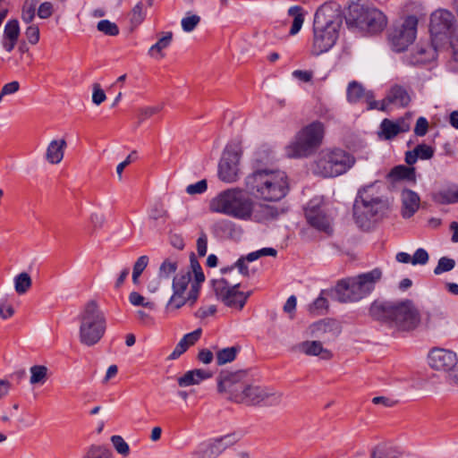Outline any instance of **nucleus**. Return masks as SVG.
I'll return each mask as SVG.
<instances>
[{"instance_id":"obj_1","label":"nucleus","mask_w":458,"mask_h":458,"mask_svg":"<svg viewBox=\"0 0 458 458\" xmlns=\"http://www.w3.org/2000/svg\"><path fill=\"white\" fill-rule=\"evenodd\" d=\"M342 24L339 4L335 2L322 4L315 13L311 55L318 56L329 51L338 39Z\"/></svg>"},{"instance_id":"obj_2","label":"nucleus","mask_w":458,"mask_h":458,"mask_svg":"<svg viewBox=\"0 0 458 458\" xmlns=\"http://www.w3.org/2000/svg\"><path fill=\"white\" fill-rule=\"evenodd\" d=\"M389 209V200L382 194L379 186L372 183L359 190L353 203V218L360 228L369 230Z\"/></svg>"},{"instance_id":"obj_3","label":"nucleus","mask_w":458,"mask_h":458,"mask_svg":"<svg viewBox=\"0 0 458 458\" xmlns=\"http://www.w3.org/2000/svg\"><path fill=\"white\" fill-rule=\"evenodd\" d=\"M250 194L264 201H278L288 192L289 183L286 174L278 169H255L244 180Z\"/></svg>"},{"instance_id":"obj_4","label":"nucleus","mask_w":458,"mask_h":458,"mask_svg":"<svg viewBox=\"0 0 458 458\" xmlns=\"http://www.w3.org/2000/svg\"><path fill=\"white\" fill-rule=\"evenodd\" d=\"M254 201L243 190L232 188L221 191L209 202V209L240 220L251 218Z\"/></svg>"},{"instance_id":"obj_5","label":"nucleus","mask_w":458,"mask_h":458,"mask_svg":"<svg viewBox=\"0 0 458 458\" xmlns=\"http://www.w3.org/2000/svg\"><path fill=\"white\" fill-rule=\"evenodd\" d=\"M355 164V157L340 148L322 149L311 165L312 173L322 178H334L345 174Z\"/></svg>"},{"instance_id":"obj_6","label":"nucleus","mask_w":458,"mask_h":458,"mask_svg":"<svg viewBox=\"0 0 458 458\" xmlns=\"http://www.w3.org/2000/svg\"><path fill=\"white\" fill-rule=\"evenodd\" d=\"M325 133V124L320 121L303 126L285 147V155L290 158H304L313 155L322 145Z\"/></svg>"},{"instance_id":"obj_7","label":"nucleus","mask_w":458,"mask_h":458,"mask_svg":"<svg viewBox=\"0 0 458 458\" xmlns=\"http://www.w3.org/2000/svg\"><path fill=\"white\" fill-rule=\"evenodd\" d=\"M79 339L86 346L97 344L104 336L106 329V318L98 302L88 301L80 316Z\"/></svg>"},{"instance_id":"obj_8","label":"nucleus","mask_w":458,"mask_h":458,"mask_svg":"<svg viewBox=\"0 0 458 458\" xmlns=\"http://www.w3.org/2000/svg\"><path fill=\"white\" fill-rule=\"evenodd\" d=\"M382 273L376 268L355 278L343 280L335 289L336 299L341 302L358 301L369 294Z\"/></svg>"},{"instance_id":"obj_9","label":"nucleus","mask_w":458,"mask_h":458,"mask_svg":"<svg viewBox=\"0 0 458 458\" xmlns=\"http://www.w3.org/2000/svg\"><path fill=\"white\" fill-rule=\"evenodd\" d=\"M362 98H366L368 109H378L382 111L387 110L389 105L394 104L401 98V87L398 85L394 86L386 97L381 101L374 100V96L371 92H365L362 85L355 81L349 83L347 87V99L351 103H356Z\"/></svg>"},{"instance_id":"obj_10","label":"nucleus","mask_w":458,"mask_h":458,"mask_svg":"<svg viewBox=\"0 0 458 458\" xmlns=\"http://www.w3.org/2000/svg\"><path fill=\"white\" fill-rule=\"evenodd\" d=\"M243 150L240 142H232L226 146L218 164V177L223 182L231 183L239 179L240 162Z\"/></svg>"},{"instance_id":"obj_11","label":"nucleus","mask_w":458,"mask_h":458,"mask_svg":"<svg viewBox=\"0 0 458 458\" xmlns=\"http://www.w3.org/2000/svg\"><path fill=\"white\" fill-rule=\"evenodd\" d=\"M281 397L282 394L271 387L250 384L244 386L241 393L235 394V402L248 405H256L261 403L276 404L281 401Z\"/></svg>"},{"instance_id":"obj_12","label":"nucleus","mask_w":458,"mask_h":458,"mask_svg":"<svg viewBox=\"0 0 458 458\" xmlns=\"http://www.w3.org/2000/svg\"><path fill=\"white\" fill-rule=\"evenodd\" d=\"M240 284H232L225 278L212 280V287L218 300L226 306L242 310L245 305L250 293H243L238 290Z\"/></svg>"},{"instance_id":"obj_13","label":"nucleus","mask_w":458,"mask_h":458,"mask_svg":"<svg viewBox=\"0 0 458 458\" xmlns=\"http://www.w3.org/2000/svg\"><path fill=\"white\" fill-rule=\"evenodd\" d=\"M456 20L454 14L444 9L435 11L430 15L429 31L432 38L437 41L447 37L455 28Z\"/></svg>"},{"instance_id":"obj_14","label":"nucleus","mask_w":458,"mask_h":458,"mask_svg":"<svg viewBox=\"0 0 458 458\" xmlns=\"http://www.w3.org/2000/svg\"><path fill=\"white\" fill-rule=\"evenodd\" d=\"M428 366L437 371L448 372L457 364L458 359L455 352L451 350L434 347L429 350L428 356Z\"/></svg>"},{"instance_id":"obj_15","label":"nucleus","mask_w":458,"mask_h":458,"mask_svg":"<svg viewBox=\"0 0 458 458\" xmlns=\"http://www.w3.org/2000/svg\"><path fill=\"white\" fill-rule=\"evenodd\" d=\"M245 370L222 371L218 376L217 388L219 392H228L230 398L235 402V394L243 388L242 381L246 377Z\"/></svg>"},{"instance_id":"obj_16","label":"nucleus","mask_w":458,"mask_h":458,"mask_svg":"<svg viewBox=\"0 0 458 458\" xmlns=\"http://www.w3.org/2000/svg\"><path fill=\"white\" fill-rule=\"evenodd\" d=\"M305 217L309 225L316 230L327 234L332 233V218L327 214L322 207L312 205L310 202L305 209Z\"/></svg>"},{"instance_id":"obj_17","label":"nucleus","mask_w":458,"mask_h":458,"mask_svg":"<svg viewBox=\"0 0 458 458\" xmlns=\"http://www.w3.org/2000/svg\"><path fill=\"white\" fill-rule=\"evenodd\" d=\"M233 437L230 435L212 439L208 444L196 449L192 455L194 458H217L226 448L233 444Z\"/></svg>"},{"instance_id":"obj_18","label":"nucleus","mask_w":458,"mask_h":458,"mask_svg":"<svg viewBox=\"0 0 458 458\" xmlns=\"http://www.w3.org/2000/svg\"><path fill=\"white\" fill-rule=\"evenodd\" d=\"M310 335L320 341H331L341 333L339 323L334 319L326 318L317 321L309 327Z\"/></svg>"},{"instance_id":"obj_19","label":"nucleus","mask_w":458,"mask_h":458,"mask_svg":"<svg viewBox=\"0 0 458 458\" xmlns=\"http://www.w3.org/2000/svg\"><path fill=\"white\" fill-rule=\"evenodd\" d=\"M369 314L377 320L395 321L401 315V302L374 301L370 306Z\"/></svg>"},{"instance_id":"obj_20","label":"nucleus","mask_w":458,"mask_h":458,"mask_svg":"<svg viewBox=\"0 0 458 458\" xmlns=\"http://www.w3.org/2000/svg\"><path fill=\"white\" fill-rule=\"evenodd\" d=\"M374 7L360 3H352L349 5L345 20L348 26L364 30L366 21Z\"/></svg>"},{"instance_id":"obj_21","label":"nucleus","mask_w":458,"mask_h":458,"mask_svg":"<svg viewBox=\"0 0 458 458\" xmlns=\"http://www.w3.org/2000/svg\"><path fill=\"white\" fill-rule=\"evenodd\" d=\"M421 323L419 309L411 300L403 301V331H413Z\"/></svg>"},{"instance_id":"obj_22","label":"nucleus","mask_w":458,"mask_h":458,"mask_svg":"<svg viewBox=\"0 0 458 458\" xmlns=\"http://www.w3.org/2000/svg\"><path fill=\"white\" fill-rule=\"evenodd\" d=\"M293 350L307 356H320L323 360H330L333 353L322 345L320 340L303 341L293 347Z\"/></svg>"},{"instance_id":"obj_23","label":"nucleus","mask_w":458,"mask_h":458,"mask_svg":"<svg viewBox=\"0 0 458 458\" xmlns=\"http://www.w3.org/2000/svg\"><path fill=\"white\" fill-rule=\"evenodd\" d=\"M438 42L431 38L430 45H420L416 47V54L411 55V64H424L434 60L437 57Z\"/></svg>"},{"instance_id":"obj_24","label":"nucleus","mask_w":458,"mask_h":458,"mask_svg":"<svg viewBox=\"0 0 458 458\" xmlns=\"http://www.w3.org/2000/svg\"><path fill=\"white\" fill-rule=\"evenodd\" d=\"M20 36V25L17 20H10L4 25L3 34V47L8 52H12L15 47Z\"/></svg>"},{"instance_id":"obj_25","label":"nucleus","mask_w":458,"mask_h":458,"mask_svg":"<svg viewBox=\"0 0 458 458\" xmlns=\"http://www.w3.org/2000/svg\"><path fill=\"white\" fill-rule=\"evenodd\" d=\"M190 261L191 272L194 274V281L191 284L189 299L191 301H196L199 297L200 284L205 281V276L194 253H191Z\"/></svg>"},{"instance_id":"obj_26","label":"nucleus","mask_w":458,"mask_h":458,"mask_svg":"<svg viewBox=\"0 0 458 458\" xmlns=\"http://www.w3.org/2000/svg\"><path fill=\"white\" fill-rule=\"evenodd\" d=\"M420 207V196L411 190L403 189V218L408 219L412 217Z\"/></svg>"},{"instance_id":"obj_27","label":"nucleus","mask_w":458,"mask_h":458,"mask_svg":"<svg viewBox=\"0 0 458 458\" xmlns=\"http://www.w3.org/2000/svg\"><path fill=\"white\" fill-rule=\"evenodd\" d=\"M67 142L64 139L53 140L49 142L46 150V159L51 165L61 163L64 156Z\"/></svg>"},{"instance_id":"obj_28","label":"nucleus","mask_w":458,"mask_h":458,"mask_svg":"<svg viewBox=\"0 0 458 458\" xmlns=\"http://www.w3.org/2000/svg\"><path fill=\"white\" fill-rule=\"evenodd\" d=\"M212 373L201 369H196L187 371L182 377L177 378V383L180 387H188L194 385H199L205 379L210 378Z\"/></svg>"},{"instance_id":"obj_29","label":"nucleus","mask_w":458,"mask_h":458,"mask_svg":"<svg viewBox=\"0 0 458 458\" xmlns=\"http://www.w3.org/2000/svg\"><path fill=\"white\" fill-rule=\"evenodd\" d=\"M201 329L198 328L191 333L186 334L177 344L174 350L168 356V360H176L182 353H184L189 347L195 344V343L200 338Z\"/></svg>"},{"instance_id":"obj_30","label":"nucleus","mask_w":458,"mask_h":458,"mask_svg":"<svg viewBox=\"0 0 458 458\" xmlns=\"http://www.w3.org/2000/svg\"><path fill=\"white\" fill-rule=\"evenodd\" d=\"M419 19L415 15H408L403 21V51L405 47L416 39Z\"/></svg>"},{"instance_id":"obj_31","label":"nucleus","mask_w":458,"mask_h":458,"mask_svg":"<svg viewBox=\"0 0 458 458\" xmlns=\"http://www.w3.org/2000/svg\"><path fill=\"white\" fill-rule=\"evenodd\" d=\"M370 14L365 21V31L369 33H377L384 30L386 25V18L385 14L377 8L370 10Z\"/></svg>"},{"instance_id":"obj_32","label":"nucleus","mask_w":458,"mask_h":458,"mask_svg":"<svg viewBox=\"0 0 458 458\" xmlns=\"http://www.w3.org/2000/svg\"><path fill=\"white\" fill-rule=\"evenodd\" d=\"M434 155V148L426 144H419L411 151L405 153V162L411 165L416 163L418 158L430 159Z\"/></svg>"},{"instance_id":"obj_33","label":"nucleus","mask_w":458,"mask_h":458,"mask_svg":"<svg viewBox=\"0 0 458 458\" xmlns=\"http://www.w3.org/2000/svg\"><path fill=\"white\" fill-rule=\"evenodd\" d=\"M173 40V33L171 31L165 32L158 41L148 49L149 55L156 59H162L165 56L164 49L167 48Z\"/></svg>"},{"instance_id":"obj_34","label":"nucleus","mask_w":458,"mask_h":458,"mask_svg":"<svg viewBox=\"0 0 458 458\" xmlns=\"http://www.w3.org/2000/svg\"><path fill=\"white\" fill-rule=\"evenodd\" d=\"M400 454L397 445L382 444L372 449L370 458H400Z\"/></svg>"},{"instance_id":"obj_35","label":"nucleus","mask_w":458,"mask_h":458,"mask_svg":"<svg viewBox=\"0 0 458 458\" xmlns=\"http://www.w3.org/2000/svg\"><path fill=\"white\" fill-rule=\"evenodd\" d=\"M30 383L35 385H44L49 378V369L45 365H33L30 369Z\"/></svg>"},{"instance_id":"obj_36","label":"nucleus","mask_w":458,"mask_h":458,"mask_svg":"<svg viewBox=\"0 0 458 458\" xmlns=\"http://www.w3.org/2000/svg\"><path fill=\"white\" fill-rule=\"evenodd\" d=\"M189 298H190V293L186 296V295L173 292V295L171 296L168 302L166 303L165 310L167 312H174V311L181 309L187 302H189L190 305H193L196 301H191Z\"/></svg>"},{"instance_id":"obj_37","label":"nucleus","mask_w":458,"mask_h":458,"mask_svg":"<svg viewBox=\"0 0 458 458\" xmlns=\"http://www.w3.org/2000/svg\"><path fill=\"white\" fill-rule=\"evenodd\" d=\"M191 282V272L180 273L174 277L173 292L185 295V292Z\"/></svg>"},{"instance_id":"obj_38","label":"nucleus","mask_w":458,"mask_h":458,"mask_svg":"<svg viewBox=\"0 0 458 458\" xmlns=\"http://www.w3.org/2000/svg\"><path fill=\"white\" fill-rule=\"evenodd\" d=\"M288 14L293 18L290 35H295L300 31L304 21L302 8L300 6H293L288 10Z\"/></svg>"},{"instance_id":"obj_39","label":"nucleus","mask_w":458,"mask_h":458,"mask_svg":"<svg viewBox=\"0 0 458 458\" xmlns=\"http://www.w3.org/2000/svg\"><path fill=\"white\" fill-rule=\"evenodd\" d=\"M429 259L428 253L424 249H418L413 256L403 252V263H411L413 266L425 265Z\"/></svg>"},{"instance_id":"obj_40","label":"nucleus","mask_w":458,"mask_h":458,"mask_svg":"<svg viewBox=\"0 0 458 458\" xmlns=\"http://www.w3.org/2000/svg\"><path fill=\"white\" fill-rule=\"evenodd\" d=\"M401 131V127L398 123H393L388 119H384L380 125L379 135L386 140H390L395 137Z\"/></svg>"},{"instance_id":"obj_41","label":"nucleus","mask_w":458,"mask_h":458,"mask_svg":"<svg viewBox=\"0 0 458 458\" xmlns=\"http://www.w3.org/2000/svg\"><path fill=\"white\" fill-rule=\"evenodd\" d=\"M14 289L18 294L26 293L32 285V280L30 276L22 272L14 277Z\"/></svg>"},{"instance_id":"obj_42","label":"nucleus","mask_w":458,"mask_h":458,"mask_svg":"<svg viewBox=\"0 0 458 458\" xmlns=\"http://www.w3.org/2000/svg\"><path fill=\"white\" fill-rule=\"evenodd\" d=\"M272 159V151L268 148H259L253 156L252 164L255 169L261 168V165L267 164Z\"/></svg>"},{"instance_id":"obj_43","label":"nucleus","mask_w":458,"mask_h":458,"mask_svg":"<svg viewBox=\"0 0 458 458\" xmlns=\"http://www.w3.org/2000/svg\"><path fill=\"white\" fill-rule=\"evenodd\" d=\"M240 348L236 346L224 348L216 353V362L218 365H224L225 363L234 360Z\"/></svg>"},{"instance_id":"obj_44","label":"nucleus","mask_w":458,"mask_h":458,"mask_svg":"<svg viewBox=\"0 0 458 458\" xmlns=\"http://www.w3.org/2000/svg\"><path fill=\"white\" fill-rule=\"evenodd\" d=\"M178 267V261L175 259H166L160 265L158 276L168 278L175 273Z\"/></svg>"},{"instance_id":"obj_45","label":"nucleus","mask_w":458,"mask_h":458,"mask_svg":"<svg viewBox=\"0 0 458 458\" xmlns=\"http://www.w3.org/2000/svg\"><path fill=\"white\" fill-rule=\"evenodd\" d=\"M82 458H112V452L103 445H91Z\"/></svg>"},{"instance_id":"obj_46","label":"nucleus","mask_w":458,"mask_h":458,"mask_svg":"<svg viewBox=\"0 0 458 458\" xmlns=\"http://www.w3.org/2000/svg\"><path fill=\"white\" fill-rule=\"evenodd\" d=\"M110 440L118 454L122 455L123 457H127L130 454V446L121 436H112Z\"/></svg>"},{"instance_id":"obj_47","label":"nucleus","mask_w":458,"mask_h":458,"mask_svg":"<svg viewBox=\"0 0 458 458\" xmlns=\"http://www.w3.org/2000/svg\"><path fill=\"white\" fill-rule=\"evenodd\" d=\"M327 300L324 296L320 295L313 301L312 304L310 305L309 310L310 313L321 315L327 310Z\"/></svg>"},{"instance_id":"obj_48","label":"nucleus","mask_w":458,"mask_h":458,"mask_svg":"<svg viewBox=\"0 0 458 458\" xmlns=\"http://www.w3.org/2000/svg\"><path fill=\"white\" fill-rule=\"evenodd\" d=\"M97 28L99 31L108 36H116L119 34L117 25L108 20H102L98 21Z\"/></svg>"},{"instance_id":"obj_49","label":"nucleus","mask_w":458,"mask_h":458,"mask_svg":"<svg viewBox=\"0 0 458 458\" xmlns=\"http://www.w3.org/2000/svg\"><path fill=\"white\" fill-rule=\"evenodd\" d=\"M129 301L133 306H142L150 310L155 309L153 301H145V298L137 292H131L129 295Z\"/></svg>"},{"instance_id":"obj_50","label":"nucleus","mask_w":458,"mask_h":458,"mask_svg":"<svg viewBox=\"0 0 458 458\" xmlns=\"http://www.w3.org/2000/svg\"><path fill=\"white\" fill-rule=\"evenodd\" d=\"M276 254H277V251L274 248H263L257 251L250 252L246 257H242V259H245V261L251 262V261H254V260L259 259L260 257H264V256L276 257Z\"/></svg>"},{"instance_id":"obj_51","label":"nucleus","mask_w":458,"mask_h":458,"mask_svg":"<svg viewBox=\"0 0 458 458\" xmlns=\"http://www.w3.org/2000/svg\"><path fill=\"white\" fill-rule=\"evenodd\" d=\"M388 43L393 51L401 52V29L394 28L389 31Z\"/></svg>"},{"instance_id":"obj_52","label":"nucleus","mask_w":458,"mask_h":458,"mask_svg":"<svg viewBox=\"0 0 458 458\" xmlns=\"http://www.w3.org/2000/svg\"><path fill=\"white\" fill-rule=\"evenodd\" d=\"M145 19V13L143 10V4L138 3L131 12L130 20L134 26L140 25Z\"/></svg>"},{"instance_id":"obj_53","label":"nucleus","mask_w":458,"mask_h":458,"mask_svg":"<svg viewBox=\"0 0 458 458\" xmlns=\"http://www.w3.org/2000/svg\"><path fill=\"white\" fill-rule=\"evenodd\" d=\"M455 266V261L447 257H442L434 269L436 275H440L445 272L451 271Z\"/></svg>"},{"instance_id":"obj_54","label":"nucleus","mask_w":458,"mask_h":458,"mask_svg":"<svg viewBox=\"0 0 458 458\" xmlns=\"http://www.w3.org/2000/svg\"><path fill=\"white\" fill-rule=\"evenodd\" d=\"M386 181L393 189H398L401 184V165H395L386 175Z\"/></svg>"},{"instance_id":"obj_55","label":"nucleus","mask_w":458,"mask_h":458,"mask_svg":"<svg viewBox=\"0 0 458 458\" xmlns=\"http://www.w3.org/2000/svg\"><path fill=\"white\" fill-rule=\"evenodd\" d=\"M35 11H36L35 4L29 3V0H27L25 2L22 11H21V20L25 23H30L35 17Z\"/></svg>"},{"instance_id":"obj_56","label":"nucleus","mask_w":458,"mask_h":458,"mask_svg":"<svg viewBox=\"0 0 458 458\" xmlns=\"http://www.w3.org/2000/svg\"><path fill=\"white\" fill-rule=\"evenodd\" d=\"M200 21V17L197 14H191L182 20V28L186 32L192 31Z\"/></svg>"},{"instance_id":"obj_57","label":"nucleus","mask_w":458,"mask_h":458,"mask_svg":"<svg viewBox=\"0 0 458 458\" xmlns=\"http://www.w3.org/2000/svg\"><path fill=\"white\" fill-rule=\"evenodd\" d=\"M25 36L31 45H36L39 41V29L38 25H30L25 30Z\"/></svg>"},{"instance_id":"obj_58","label":"nucleus","mask_w":458,"mask_h":458,"mask_svg":"<svg viewBox=\"0 0 458 458\" xmlns=\"http://www.w3.org/2000/svg\"><path fill=\"white\" fill-rule=\"evenodd\" d=\"M208 184L206 180H200L196 183L190 184L186 188V192L190 195L200 194L207 191Z\"/></svg>"},{"instance_id":"obj_59","label":"nucleus","mask_w":458,"mask_h":458,"mask_svg":"<svg viewBox=\"0 0 458 458\" xmlns=\"http://www.w3.org/2000/svg\"><path fill=\"white\" fill-rule=\"evenodd\" d=\"M106 99L105 91L101 89L98 83L93 84L92 102L99 106Z\"/></svg>"},{"instance_id":"obj_60","label":"nucleus","mask_w":458,"mask_h":458,"mask_svg":"<svg viewBox=\"0 0 458 458\" xmlns=\"http://www.w3.org/2000/svg\"><path fill=\"white\" fill-rule=\"evenodd\" d=\"M160 110H161V107L158 106H147V107H143V108L140 109V111H139L140 122H142V121L157 114V113L160 112Z\"/></svg>"},{"instance_id":"obj_61","label":"nucleus","mask_w":458,"mask_h":458,"mask_svg":"<svg viewBox=\"0 0 458 458\" xmlns=\"http://www.w3.org/2000/svg\"><path fill=\"white\" fill-rule=\"evenodd\" d=\"M168 217V212L161 206V205H156L154 206L149 214V218L152 220H158V219H165Z\"/></svg>"},{"instance_id":"obj_62","label":"nucleus","mask_w":458,"mask_h":458,"mask_svg":"<svg viewBox=\"0 0 458 458\" xmlns=\"http://www.w3.org/2000/svg\"><path fill=\"white\" fill-rule=\"evenodd\" d=\"M428 130V123L426 118L420 117L417 122L414 128V133L417 136H424Z\"/></svg>"},{"instance_id":"obj_63","label":"nucleus","mask_w":458,"mask_h":458,"mask_svg":"<svg viewBox=\"0 0 458 458\" xmlns=\"http://www.w3.org/2000/svg\"><path fill=\"white\" fill-rule=\"evenodd\" d=\"M14 314L13 307L9 304L6 301H3L0 302V318L3 319H7L13 317Z\"/></svg>"},{"instance_id":"obj_64","label":"nucleus","mask_w":458,"mask_h":458,"mask_svg":"<svg viewBox=\"0 0 458 458\" xmlns=\"http://www.w3.org/2000/svg\"><path fill=\"white\" fill-rule=\"evenodd\" d=\"M53 13V5L49 2H44L42 3L38 10V15L41 19H47L49 18Z\"/></svg>"}]
</instances>
